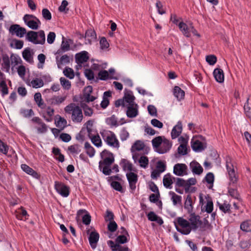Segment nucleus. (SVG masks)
Segmentation results:
<instances>
[{
    "instance_id": "f257e3e1",
    "label": "nucleus",
    "mask_w": 251,
    "mask_h": 251,
    "mask_svg": "<svg viewBox=\"0 0 251 251\" xmlns=\"http://www.w3.org/2000/svg\"><path fill=\"white\" fill-rule=\"evenodd\" d=\"M102 160L99 162V168L105 175L108 176L111 173V165L114 162V157L111 152L107 150H104L100 153Z\"/></svg>"
},
{
    "instance_id": "f03ea898",
    "label": "nucleus",
    "mask_w": 251,
    "mask_h": 251,
    "mask_svg": "<svg viewBox=\"0 0 251 251\" xmlns=\"http://www.w3.org/2000/svg\"><path fill=\"white\" fill-rule=\"evenodd\" d=\"M64 110L67 114L71 115V119L74 123H81L83 120L81 108L74 103H71L66 106Z\"/></svg>"
},
{
    "instance_id": "7ed1b4c3",
    "label": "nucleus",
    "mask_w": 251,
    "mask_h": 251,
    "mask_svg": "<svg viewBox=\"0 0 251 251\" xmlns=\"http://www.w3.org/2000/svg\"><path fill=\"white\" fill-rule=\"evenodd\" d=\"M176 221L174 222V224L178 232L184 235H188L191 232L192 228L188 221L182 217H177Z\"/></svg>"
},
{
    "instance_id": "20e7f679",
    "label": "nucleus",
    "mask_w": 251,
    "mask_h": 251,
    "mask_svg": "<svg viewBox=\"0 0 251 251\" xmlns=\"http://www.w3.org/2000/svg\"><path fill=\"white\" fill-rule=\"evenodd\" d=\"M100 134L103 140L108 145L115 148H119V142L114 132L104 130L100 132Z\"/></svg>"
},
{
    "instance_id": "39448f33",
    "label": "nucleus",
    "mask_w": 251,
    "mask_h": 251,
    "mask_svg": "<svg viewBox=\"0 0 251 251\" xmlns=\"http://www.w3.org/2000/svg\"><path fill=\"white\" fill-rule=\"evenodd\" d=\"M188 221L190 223V226L192 228V230L193 231H196L199 227H200L201 231H204L206 229L205 226H209L207 221L206 223H204V226H202V222L200 220V217L195 215V213H190Z\"/></svg>"
},
{
    "instance_id": "423d86ee",
    "label": "nucleus",
    "mask_w": 251,
    "mask_h": 251,
    "mask_svg": "<svg viewBox=\"0 0 251 251\" xmlns=\"http://www.w3.org/2000/svg\"><path fill=\"white\" fill-rule=\"evenodd\" d=\"M135 99V98L133 96L132 92L131 91H129L125 93L123 99H119L115 101V105L117 107L121 106L126 107L132 104H136L134 102Z\"/></svg>"
},
{
    "instance_id": "0eeeda50",
    "label": "nucleus",
    "mask_w": 251,
    "mask_h": 251,
    "mask_svg": "<svg viewBox=\"0 0 251 251\" xmlns=\"http://www.w3.org/2000/svg\"><path fill=\"white\" fill-rule=\"evenodd\" d=\"M25 24L30 29L37 30L41 25V22L36 16L31 14H25L23 17Z\"/></svg>"
},
{
    "instance_id": "6e6552de",
    "label": "nucleus",
    "mask_w": 251,
    "mask_h": 251,
    "mask_svg": "<svg viewBox=\"0 0 251 251\" xmlns=\"http://www.w3.org/2000/svg\"><path fill=\"white\" fill-rule=\"evenodd\" d=\"M178 26L183 35L187 38L191 36V33H192L194 35L200 37V35L192 25L188 26L185 23L181 22L178 24Z\"/></svg>"
},
{
    "instance_id": "1a4fd4ad",
    "label": "nucleus",
    "mask_w": 251,
    "mask_h": 251,
    "mask_svg": "<svg viewBox=\"0 0 251 251\" xmlns=\"http://www.w3.org/2000/svg\"><path fill=\"white\" fill-rule=\"evenodd\" d=\"M226 168L229 176L230 183L234 184L237 182L238 177L235 174L233 165L231 162V158L227 157L226 159Z\"/></svg>"
},
{
    "instance_id": "9d476101",
    "label": "nucleus",
    "mask_w": 251,
    "mask_h": 251,
    "mask_svg": "<svg viewBox=\"0 0 251 251\" xmlns=\"http://www.w3.org/2000/svg\"><path fill=\"white\" fill-rule=\"evenodd\" d=\"M93 91V87L91 86H88L84 89V92L81 98L80 102H84L85 103L93 101L96 99V97L92 96L91 94Z\"/></svg>"
},
{
    "instance_id": "9b49d317",
    "label": "nucleus",
    "mask_w": 251,
    "mask_h": 251,
    "mask_svg": "<svg viewBox=\"0 0 251 251\" xmlns=\"http://www.w3.org/2000/svg\"><path fill=\"white\" fill-rule=\"evenodd\" d=\"M9 32L12 34H15L17 36L22 38L26 33V30L25 28L21 27L19 25H13L10 26Z\"/></svg>"
},
{
    "instance_id": "f8f14e48",
    "label": "nucleus",
    "mask_w": 251,
    "mask_h": 251,
    "mask_svg": "<svg viewBox=\"0 0 251 251\" xmlns=\"http://www.w3.org/2000/svg\"><path fill=\"white\" fill-rule=\"evenodd\" d=\"M55 189L56 191L63 197H67L69 195V187L63 183L55 181Z\"/></svg>"
},
{
    "instance_id": "ddd939ff",
    "label": "nucleus",
    "mask_w": 251,
    "mask_h": 251,
    "mask_svg": "<svg viewBox=\"0 0 251 251\" xmlns=\"http://www.w3.org/2000/svg\"><path fill=\"white\" fill-rule=\"evenodd\" d=\"M126 176L129 183L130 189L133 192V191H135L136 187V184L138 181V176L133 172L127 173Z\"/></svg>"
},
{
    "instance_id": "4468645a",
    "label": "nucleus",
    "mask_w": 251,
    "mask_h": 251,
    "mask_svg": "<svg viewBox=\"0 0 251 251\" xmlns=\"http://www.w3.org/2000/svg\"><path fill=\"white\" fill-rule=\"evenodd\" d=\"M172 146V143L168 139L163 137V140L160 147L157 149L156 151L160 154H163L170 151Z\"/></svg>"
},
{
    "instance_id": "2eb2a0df",
    "label": "nucleus",
    "mask_w": 251,
    "mask_h": 251,
    "mask_svg": "<svg viewBox=\"0 0 251 251\" xmlns=\"http://www.w3.org/2000/svg\"><path fill=\"white\" fill-rule=\"evenodd\" d=\"M187 166L185 164H176L174 167V173L178 176H183L187 174Z\"/></svg>"
},
{
    "instance_id": "dca6fc26",
    "label": "nucleus",
    "mask_w": 251,
    "mask_h": 251,
    "mask_svg": "<svg viewBox=\"0 0 251 251\" xmlns=\"http://www.w3.org/2000/svg\"><path fill=\"white\" fill-rule=\"evenodd\" d=\"M66 99V96H53L47 100V103L50 105H58L63 103Z\"/></svg>"
},
{
    "instance_id": "f3484780",
    "label": "nucleus",
    "mask_w": 251,
    "mask_h": 251,
    "mask_svg": "<svg viewBox=\"0 0 251 251\" xmlns=\"http://www.w3.org/2000/svg\"><path fill=\"white\" fill-rule=\"evenodd\" d=\"M31 121L32 122L35 123L39 126H41V127L38 128V133H44L47 132V126L44 122H43L40 118L38 117H35L32 119Z\"/></svg>"
},
{
    "instance_id": "a211bd4d",
    "label": "nucleus",
    "mask_w": 251,
    "mask_h": 251,
    "mask_svg": "<svg viewBox=\"0 0 251 251\" xmlns=\"http://www.w3.org/2000/svg\"><path fill=\"white\" fill-rule=\"evenodd\" d=\"M126 107L127 108L126 115L128 117L134 118L138 115V105L136 103Z\"/></svg>"
},
{
    "instance_id": "6ab92c4d",
    "label": "nucleus",
    "mask_w": 251,
    "mask_h": 251,
    "mask_svg": "<svg viewBox=\"0 0 251 251\" xmlns=\"http://www.w3.org/2000/svg\"><path fill=\"white\" fill-rule=\"evenodd\" d=\"M90 245L92 249L96 248L97 242L99 239V234L96 231H92L90 233L89 237Z\"/></svg>"
},
{
    "instance_id": "aec40b11",
    "label": "nucleus",
    "mask_w": 251,
    "mask_h": 251,
    "mask_svg": "<svg viewBox=\"0 0 251 251\" xmlns=\"http://www.w3.org/2000/svg\"><path fill=\"white\" fill-rule=\"evenodd\" d=\"M182 130V126L181 122L179 121L177 124L173 127L171 131V137L173 139L178 137L181 133Z\"/></svg>"
},
{
    "instance_id": "412c9836",
    "label": "nucleus",
    "mask_w": 251,
    "mask_h": 251,
    "mask_svg": "<svg viewBox=\"0 0 251 251\" xmlns=\"http://www.w3.org/2000/svg\"><path fill=\"white\" fill-rule=\"evenodd\" d=\"M107 244L112 251H131L128 247L122 246L118 244H115L112 240L108 241Z\"/></svg>"
},
{
    "instance_id": "4be33fe9",
    "label": "nucleus",
    "mask_w": 251,
    "mask_h": 251,
    "mask_svg": "<svg viewBox=\"0 0 251 251\" xmlns=\"http://www.w3.org/2000/svg\"><path fill=\"white\" fill-rule=\"evenodd\" d=\"M191 143L192 149L196 151H201L205 148L203 144L198 140L192 139Z\"/></svg>"
},
{
    "instance_id": "5701e85b",
    "label": "nucleus",
    "mask_w": 251,
    "mask_h": 251,
    "mask_svg": "<svg viewBox=\"0 0 251 251\" xmlns=\"http://www.w3.org/2000/svg\"><path fill=\"white\" fill-rule=\"evenodd\" d=\"M190 168L193 174L200 175L203 172V168L197 162L193 161L190 164Z\"/></svg>"
},
{
    "instance_id": "b1692460",
    "label": "nucleus",
    "mask_w": 251,
    "mask_h": 251,
    "mask_svg": "<svg viewBox=\"0 0 251 251\" xmlns=\"http://www.w3.org/2000/svg\"><path fill=\"white\" fill-rule=\"evenodd\" d=\"M88 52L86 51H82L75 55V61L77 64H82L86 62L89 59Z\"/></svg>"
},
{
    "instance_id": "393cba45",
    "label": "nucleus",
    "mask_w": 251,
    "mask_h": 251,
    "mask_svg": "<svg viewBox=\"0 0 251 251\" xmlns=\"http://www.w3.org/2000/svg\"><path fill=\"white\" fill-rule=\"evenodd\" d=\"M21 168L23 171H24L28 175H31L34 178H39L40 177V175L36 171H35L33 169H32L26 164H22Z\"/></svg>"
},
{
    "instance_id": "a878e982",
    "label": "nucleus",
    "mask_w": 251,
    "mask_h": 251,
    "mask_svg": "<svg viewBox=\"0 0 251 251\" xmlns=\"http://www.w3.org/2000/svg\"><path fill=\"white\" fill-rule=\"evenodd\" d=\"M213 75L217 82L222 83L224 81V74L223 71L221 69H215L213 72Z\"/></svg>"
},
{
    "instance_id": "bb28decb",
    "label": "nucleus",
    "mask_w": 251,
    "mask_h": 251,
    "mask_svg": "<svg viewBox=\"0 0 251 251\" xmlns=\"http://www.w3.org/2000/svg\"><path fill=\"white\" fill-rule=\"evenodd\" d=\"M2 63L1 66L2 68L7 72H8L10 67V62L9 56L7 54H2Z\"/></svg>"
},
{
    "instance_id": "cd10ccee",
    "label": "nucleus",
    "mask_w": 251,
    "mask_h": 251,
    "mask_svg": "<svg viewBox=\"0 0 251 251\" xmlns=\"http://www.w3.org/2000/svg\"><path fill=\"white\" fill-rule=\"evenodd\" d=\"M173 93L175 97L179 101L183 99L184 98V91L178 86H176L174 87Z\"/></svg>"
},
{
    "instance_id": "c85d7f7f",
    "label": "nucleus",
    "mask_w": 251,
    "mask_h": 251,
    "mask_svg": "<svg viewBox=\"0 0 251 251\" xmlns=\"http://www.w3.org/2000/svg\"><path fill=\"white\" fill-rule=\"evenodd\" d=\"M120 165L125 171H128L131 172L132 171H134L132 164L127 159H122L120 162Z\"/></svg>"
},
{
    "instance_id": "c756f323",
    "label": "nucleus",
    "mask_w": 251,
    "mask_h": 251,
    "mask_svg": "<svg viewBox=\"0 0 251 251\" xmlns=\"http://www.w3.org/2000/svg\"><path fill=\"white\" fill-rule=\"evenodd\" d=\"M244 109L246 117L251 121V98L247 99Z\"/></svg>"
},
{
    "instance_id": "7c9ffc66",
    "label": "nucleus",
    "mask_w": 251,
    "mask_h": 251,
    "mask_svg": "<svg viewBox=\"0 0 251 251\" xmlns=\"http://www.w3.org/2000/svg\"><path fill=\"white\" fill-rule=\"evenodd\" d=\"M145 147V144L143 142L140 140L136 141L131 148V151L134 152L136 151H140L143 150Z\"/></svg>"
},
{
    "instance_id": "2f4dec72",
    "label": "nucleus",
    "mask_w": 251,
    "mask_h": 251,
    "mask_svg": "<svg viewBox=\"0 0 251 251\" xmlns=\"http://www.w3.org/2000/svg\"><path fill=\"white\" fill-rule=\"evenodd\" d=\"M37 34L38 33L36 31L32 30L29 31L26 33V39L30 42L36 44V42L37 41Z\"/></svg>"
},
{
    "instance_id": "473e14b6",
    "label": "nucleus",
    "mask_w": 251,
    "mask_h": 251,
    "mask_svg": "<svg viewBox=\"0 0 251 251\" xmlns=\"http://www.w3.org/2000/svg\"><path fill=\"white\" fill-rule=\"evenodd\" d=\"M34 99L38 107L42 109L45 108L46 104L44 102L40 93H36L34 96Z\"/></svg>"
},
{
    "instance_id": "72a5a7b5",
    "label": "nucleus",
    "mask_w": 251,
    "mask_h": 251,
    "mask_svg": "<svg viewBox=\"0 0 251 251\" xmlns=\"http://www.w3.org/2000/svg\"><path fill=\"white\" fill-rule=\"evenodd\" d=\"M163 183L164 186L167 188L171 189L172 188V184L173 183V180L171 178V176L170 174H168L164 176L163 179Z\"/></svg>"
},
{
    "instance_id": "f704fd0d",
    "label": "nucleus",
    "mask_w": 251,
    "mask_h": 251,
    "mask_svg": "<svg viewBox=\"0 0 251 251\" xmlns=\"http://www.w3.org/2000/svg\"><path fill=\"white\" fill-rule=\"evenodd\" d=\"M88 136L90 138L93 144L97 147L101 146L102 142L100 136L98 134L92 135V134H88Z\"/></svg>"
},
{
    "instance_id": "c9c22d12",
    "label": "nucleus",
    "mask_w": 251,
    "mask_h": 251,
    "mask_svg": "<svg viewBox=\"0 0 251 251\" xmlns=\"http://www.w3.org/2000/svg\"><path fill=\"white\" fill-rule=\"evenodd\" d=\"M184 208L189 213H192L193 206H192V200L190 196L188 195L187 197L186 201L184 203Z\"/></svg>"
},
{
    "instance_id": "e433bc0d",
    "label": "nucleus",
    "mask_w": 251,
    "mask_h": 251,
    "mask_svg": "<svg viewBox=\"0 0 251 251\" xmlns=\"http://www.w3.org/2000/svg\"><path fill=\"white\" fill-rule=\"evenodd\" d=\"M240 229L244 232H251V220H247L241 223Z\"/></svg>"
},
{
    "instance_id": "4c0bfd02",
    "label": "nucleus",
    "mask_w": 251,
    "mask_h": 251,
    "mask_svg": "<svg viewBox=\"0 0 251 251\" xmlns=\"http://www.w3.org/2000/svg\"><path fill=\"white\" fill-rule=\"evenodd\" d=\"M44 83L42 79L35 78L30 81V85L33 88H38L44 86Z\"/></svg>"
},
{
    "instance_id": "58836bf2",
    "label": "nucleus",
    "mask_w": 251,
    "mask_h": 251,
    "mask_svg": "<svg viewBox=\"0 0 251 251\" xmlns=\"http://www.w3.org/2000/svg\"><path fill=\"white\" fill-rule=\"evenodd\" d=\"M22 55L24 59L28 62H31L32 61V56L30 52V49L27 48L25 49L23 52Z\"/></svg>"
},
{
    "instance_id": "ea45409f",
    "label": "nucleus",
    "mask_w": 251,
    "mask_h": 251,
    "mask_svg": "<svg viewBox=\"0 0 251 251\" xmlns=\"http://www.w3.org/2000/svg\"><path fill=\"white\" fill-rule=\"evenodd\" d=\"M80 105L83 109L84 115L86 116H91L93 113V111L91 108L89 107L88 105L84 102H80Z\"/></svg>"
},
{
    "instance_id": "a19ab883",
    "label": "nucleus",
    "mask_w": 251,
    "mask_h": 251,
    "mask_svg": "<svg viewBox=\"0 0 251 251\" xmlns=\"http://www.w3.org/2000/svg\"><path fill=\"white\" fill-rule=\"evenodd\" d=\"M37 41L36 42V44H41L43 45L45 43L46 38H45V34L43 30H41L38 32H37Z\"/></svg>"
},
{
    "instance_id": "79ce46f5",
    "label": "nucleus",
    "mask_w": 251,
    "mask_h": 251,
    "mask_svg": "<svg viewBox=\"0 0 251 251\" xmlns=\"http://www.w3.org/2000/svg\"><path fill=\"white\" fill-rule=\"evenodd\" d=\"M169 195L171 196V200L173 202L174 205H176L177 204L181 203V197L176 195L175 192L170 191Z\"/></svg>"
},
{
    "instance_id": "37998d69",
    "label": "nucleus",
    "mask_w": 251,
    "mask_h": 251,
    "mask_svg": "<svg viewBox=\"0 0 251 251\" xmlns=\"http://www.w3.org/2000/svg\"><path fill=\"white\" fill-rule=\"evenodd\" d=\"M163 140V138L162 136L156 137L152 140V146L156 149V151L160 147Z\"/></svg>"
},
{
    "instance_id": "c03bdc74",
    "label": "nucleus",
    "mask_w": 251,
    "mask_h": 251,
    "mask_svg": "<svg viewBox=\"0 0 251 251\" xmlns=\"http://www.w3.org/2000/svg\"><path fill=\"white\" fill-rule=\"evenodd\" d=\"M219 209L220 210H221L222 212H223L225 213H230V205L228 203H227L226 202H224L223 204H221L219 202L217 203Z\"/></svg>"
},
{
    "instance_id": "a18cd8bd",
    "label": "nucleus",
    "mask_w": 251,
    "mask_h": 251,
    "mask_svg": "<svg viewBox=\"0 0 251 251\" xmlns=\"http://www.w3.org/2000/svg\"><path fill=\"white\" fill-rule=\"evenodd\" d=\"M84 147L86 149V153L89 157H92L95 155V153L94 149L87 142H85Z\"/></svg>"
},
{
    "instance_id": "49530a36",
    "label": "nucleus",
    "mask_w": 251,
    "mask_h": 251,
    "mask_svg": "<svg viewBox=\"0 0 251 251\" xmlns=\"http://www.w3.org/2000/svg\"><path fill=\"white\" fill-rule=\"evenodd\" d=\"M106 123L111 126H118V124L117 119L115 115H112L110 117L106 119Z\"/></svg>"
},
{
    "instance_id": "de8ad7c7",
    "label": "nucleus",
    "mask_w": 251,
    "mask_h": 251,
    "mask_svg": "<svg viewBox=\"0 0 251 251\" xmlns=\"http://www.w3.org/2000/svg\"><path fill=\"white\" fill-rule=\"evenodd\" d=\"M67 122L66 119L59 116L58 120L56 122V126L57 127L60 128L61 129H64L67 126Z\"/></svg>"
},
{
    "instance_id": "09e8293b",
    "label": "nucleus",
    "mask_w": 251,
    "mask_h": 251,
    "mask_svg": "<svg viewBox=\"0 0 251 251\" xmlns=\"http://www.w3.org/2000/svg\"><path fill=\"white\" fill-rule=\"evenodd\" d=\"M96 36V33L94 30L92 29L87 30L85 34V38L90 42L92 40L95 39Z\"/></svg>"
},
{
    "instance_id": "8fccbe9b",
    "label": "nucleus",
    "mask_w": 251,
    "mask_h": 251,
    "mask_svg": "<svg viewBox=\"0 0 251 251\" xmlns=\"http://www.w3.org/2000/svg\"><path fill=\"white\" fill-rule=\"evenodd\" d=\"M60 84L63 87V89L66 90H69L71 86V82L65 78V77H61L60 78Z\"/></svg>"
},
{
    "instance_id": "3c124183",
    "label": "nucleus",
    "mask_w": 251,
    "mask_h": 251,
    "mask_svg": "<svg viewBox=\"0 0 251 251\" xmlns=\"http://www.w3.org/2000/svg\"><path fill=\"white\" fill-rule=\"evenodd\" d=\"M64 75L70 79H73L75 76L74 70L70 68L66 67L63 71Z\"/></svg>"
},
{
    "instance_id": "603ef678",
    "label": "nucleus",
    "mask_w": 251,
    "mask_h": 251,
    "mask_svg": "<svg viewBox=\"0 0 251 251\" xmlns=\"http://www.w3.org/2000/svg\"><path fill=\"white\" fill-rule=\"evenodd\" d=\"M68 150L73 154H78L81 151L80 146L78 144H74L69 146Z\"/></svg>"
},
{
    "instance_id": "864d4df0",
    "label": "nucleus",
    "mask_w": 251,
    "mask_h": 251,
    "mask_svg": "<svg viewBox=\"0 0 251 251\" xmlns=\"http://www.w3.org/2000/svg\"><path fill=\"white\" fill-rule=\"evenodd\" d=\"M16 212V216L19 220H22L23 217H25L27 215L26 211L23 207H21Z\"/></svg>"
},
{
    "instance_id": "5fc2aeb1",
    "label": "nucleus",
    "mask_w": 251,
    "mask_h": 251,
    "mask_svg": "<svg viewBox=\"0 0 251 251\" xmlns=\"http://www.w3.org/2000/svg\"><path fill=\"white\" fill-rule=\"evenodd\" d=\"M46 113L48 116V118H46V116H44V117L45 118V120L48 122H50L51 120V117L53 116L54 113V110L53 108L50 107V106H48L46 109Z\"/></svg>"
},
{
    "instance_id": "6e6d98bb",
    "label": "nucleus",
    "mask_w": 251,
    "mask_h": 251,
    "mask_svg": "<svg viewBox=\"0 0 251 251\" xmlns=\"http://www.w3.org/2000/svg\"><path fill=\"white\" fill-rule=\"evenodd\" d=\"M187 145L180 144L177 148L178 154L184 155L187 153Z\"/></svg>"
},
{
    "instance_id": "4d7b16f0",
    "label": "nucleus",
    "mask_w": 251,
    "mask_h": 251,
    "mask_svg": "<svg viewBox=\"0 0 251 251\" xmlns=\"http://www.w3.org/2000/svg\"><path fill=\"white\" fill-rule=\"evenodd\" d=\"M42 15L43 18L47 21H50L51 19V14L50 11L47 8L43 9L42 11Z\"/></svg>"
},
{
    "instance_id": "13d9d810",
    "label": "nucleus",
    "mask_w": 251,
    "mask_h": 251,
    "mask_svg": "<svg viewBox=\"0 0 251 251\" xmlns=\"http://www.w3.org/2000/svg\"><path fill=\"white\" fill-rule=\"evenodd\" d=\"M8 150L9 147L7 145L0 139V152L4 154H7Z\"/></svg>"
},
{
    "instance_id": "bf43d9fd",
    "label": "nucleus",
    "mask_w": 251,
    "mask_h": 251,
    "mask_svg": "<svg viewBox=\"0 0 251 251\" xmlns=\"http://www.w3.org/2000/svg\"><path fill=\"white\" fill-rule=\"evenodd\" d=\"M11 62L14 64V65H17L20 64L22 62L21 58L17 54L12 53L10 56Z\"/></svg>"
},
{
    "instance_id": "052dcab7",
    "label": "nucleus",
    "mask_w": 251,
    "mask_h": 251,
    "mask_svg": "<svg viewBox=\"0 0 251 251\" xmlns=\"http://www.w3.org/2000/svg\"><path fill=\"white\" fill-rule=\"evenodd\" d=\"M114 215L113 212L109 210H107L106 214L104 216L105 222H111L114 221Z\"/></svg>"
},
{
    "instance_id": "680f3d73",
    "label": "nucleus",
    "mask_w": 251,
    "mask_h": 251,
    "mask_svg": "<svg viewBox=\"0 0 251 251\" xmlns=\"http://www.w3.org/2000/svg\"><path fill=\"white\" fill-rule=\"evenodd\" d=\"M117 228L118 225L114 221L109 222L107 225L108 230L111 232H115L117 229Z\"/></svg>"
},
{
    "instance_id": "e2e57ef3",
    "label": "nucleus",
    "mask_w": 251,
    "mask_h": 251,
    "mask_svg": "<svg viewBox=\"0 0 251 251\" xmlns=\"http://www.w3.org/2000/svg\"><path fill=\"white\" fill-rule=\"evenodd\" d=\"M111 186L116 191L121 193L123 192V187L120 182L116 181H112Z\"/></svg>"
},
{
    "instance_id": "0e129e2a",
    "label": "nucleus",
    "mask_w": 251,
    "mask_h": 251,
    "mask_svg": "<svg viewBox=\"0 0 251 251\" xmlns=\"http://www.w3.org/2000/svg\"><path fill=\"white\" fill-rule=\"evenodd\" d=\"M139 162L141 167L145 168L149 164V160L147 157L143 156L140 158Z\"/></svg>"
},
{
    "instance_id": "69168bd1",
    "label": "nucleus",
    "mask_w": 251,
    "mask_h": 251,
    "mask_svg": "<svg viewBox=\"0 0 251 251\" xmlns=\"http://www.w3.org/2000/svg\"><path fill=\"white\" fill-rule=\"evenodd\" d=\"M21 114L25 118H28L34 115L33 110L30 109H22Z\"/></svg>"
},
{
    "instance_id": "338daca9",
    "label": "nucleus",
    "mask_w": 251,
    "mask_h": 251,
    "mask_svg": "<svg viewBox=\"0 0 251 251\" xmlns=\"http://www.w3.org/2000/svg\"><path fill=\"white\" fill-rule=\"evenodd\" d=\"M206 61L210 65H214L217 61V57L214 55H209L206 57Z\"/></svg>"
},
{
    "instance_id": "774afa93",
    "label": "nucleus",
    "mask_w": 251,
    "mask_h": 251,
    "mask_svg": "<svg viewBox=\"0 0 251 251\" xmlns=\"http://www.w3.org/2000/svg\"><path fill=\"white\" fill-rule=\"evenodd\" d=\"M166 165L163 161H159L157 162L156 169L160 172H164L166 170Z\"/></svg>"
}]
</instances>
